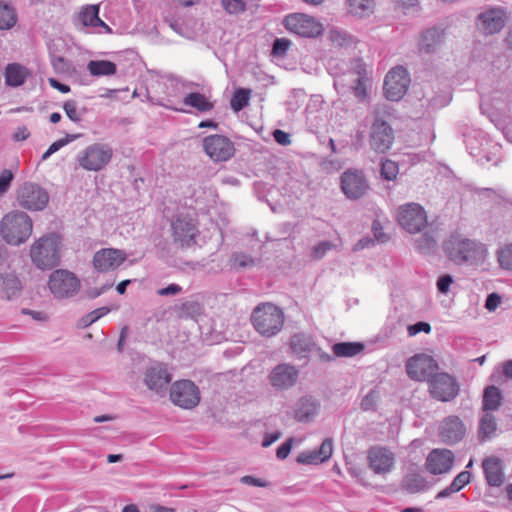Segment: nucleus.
Here are the masks:
<instances>
[{"mask_svg":"<svg viewBox=\"0 0 512 512\" xmlns=\"http://www.w3.org/2000/svg\"><path fill=\"white\" fill-rule=\"evenodd\" d=\"M170 381L171 375L163 364L156 363L145 371V384L150 390L157 393L165 391Z\"/></svg>","mask_w":512,"mask_h":512,"instance_id":"nucleus-25","label":"nucleus"},{"mask_svg":"<svg viewBox=\"0 0 512 512\" xmlns=\"http://www.w3.org/2000/svg\"><path fill=\"white\" fill-rule=\"evenodd\" d=\"M428 384L431 396L438 401L449 402L459 394L457 380L448 373H436L428 380Z\"/></svg>","mask_w":512,"mask_h":512,"instance_id":"nucleus-11","label":"nucleus"},{"mask_svg":"<svg viewBox=\"0 0 512 512\" xmlns=\"http://www.w3.org/2000/svg\"><path fill=\"white\" fill-rule=\"evenodd\" d=\"M401 488L410 494L425 491L428 488L425 477L416 470H409L401 481Z\"/></svg>","mask_w":512,"mask_h":512,"instance_id":"nucleus-32","label":"nucleus"},{"mask_svg":"<svg viewBox=\"0 0 512 512\" xmlns=\"http://www.w3.org/2000/svg\"><path fill=\"white\" fill-rule=\"evenodd\" d=\"M478 27L486 35L500 32L506 24V12L496 7L490 8L477 16Z\"/></svg>","mask_w":512,"mask_h":512,"instance_id":"nucleus-21","label":"nucleus"},{"mask_svg":"<svg viewBox=\"0 0 512 512\" xmlns=\"http://www.w3.org/2000/svg\"><path fill=\"white\" fill-rule=\"evenodd\" d=\"M173 240L180 247H189L195 243L198 229L193 219L187 216H177L171 224Z\"/></svg>","mask_w":512,"mask_h":512,"instance_id":"nucleus-18","label":"nucleus"},{"mask_svg":"<svg viewBox=\"0 0 512 512\" xmlns=\"http://www.w3.org/2000/svg\"><path fill=\"white\" fill-rule=\"evenodd\" d=\"M222 7L228 14H240L246 10L243 0H222Z\"/></svg>","mask_w":512,"mask_h":512,"instance_id":"nucleus-48","label":"nucleus"},{"mask_svg":"<svg viewBox=\"0 0 512 512\" xmlns=\"http://www.w3.org/2000/svg\"><path fill=\"white\" fill-rule=\"evenodd\" d=\"M20 290L21 282L16 275L0 274V299L11 300L19 294Z\"/></svg>","mask_w":512,"mask_h":512,"instance_id":"nucleus-31","label":"nucleus"},{"mask_svg":"<svg viewBox=\"0 0 512 512\" xmlns=\"http://www.w3.org/2000/svg\"><path fill=\"white\" fill-rule=\"evenodd\" d=\"M397 220L399 225L408 233L420 232L427 225V215L418 203H406L398 208Z\"/></svg>","mask_w":512,"mask_h":512,"instance_id":"nucleus-7","label":"nucleus"},{"mask_svg":"<svg viewBox=\"0 0 512 512\" xmlns=\"http://www.w3.org/2000/svg\"><path fill=\"white\" fill-rule=\"evenodd\" d=\"M175 312L181 319L198 320L204 314V306L197 300H186L175 306Z\"/></svg>","mask_w":512,"mask_h":512,"instance_id":"nucleus-34","label":"nucleus"},{"mask_svg":"<svg viewBox=\"0 0 512 512\" xmlns=\"http://www.w3.org/2000/svg\"><path fill=\"white\" fill-rule=\"evenodd\" d=\"M405 368L412 380L428 381L436 374L438 363L432 356L422 353L410 357Z\"/></svg>","mask_w":512,"mask_h":512,"instance_id":"nucleus-13","label":"nucleus"},{"mask_svg":"<svg viewBox=\"0 0 512 512\" xmlns=\"http://www.w3.org/2000/svg\"><path fill=\"white\" fill-rule=\"evenodd\" d=\"M63 109L67 117L75 123H79L86 113V108L79 109L75 100H67L64 102Z\"/></svg>","mask_w":512,"mask_h":512,"instance_id":"nucleus-44","label":"nucleus"},{"mask_svg":"<svg viewBox=\"0 0 512 512\" xmlns=\"http://www.w3.org/2000/svg\"><path fill=\"white\" fill-rule=\"evenodd\" d=\"M332 248L333 244L330 241H321L312 248L311 257L319 260Z\"/></svg>","mask_w":512,"mask_h":512,"instance_id":"nucleus-51","label":"nucleus"},{"mask_svg":"<svg viewBox=\"0 0 512 512\" xmlns=\"http://www.w3.org/2000/svg\"><path fill=\"white\" fill-rule=\"evenodd\" d=\"M431 325L427 322L420 321L407 327V332L410 337L415 336L420 332L430 333Z\"/></svg>","mask_w":512,"mask_h":512,"instance_id":"nucleus-55","label":"nucleus"},{"mask_svg":"<svg viewBox=\"0 0 512 512\" xmlns=\"http://www.w3.org/2000/svg\"><path fill=\"white\" fill-rule=\"evenodd\" d=\"M350 14L360 18L369 16L374 10V0H347Z\"/></svg>","mask_w":512,"mask_h":512,"instance_id":"nucleus-39","label":"nucleus"},{"mask_svg":"<svg viewBox=\"0 0 512 512\" xmlns=\"http://www.w3.org/2000/svg\"><path fill=\"white\" fill-rule=\"evenodd\" d=\"M17 201L24 209L41 211L48 205L49 194L40 185L26 182L17 190Z\"/></svg>","mask_w":512,"mask_h":512,"instance_id":"nucleus-8","label":"nucleus"},{"mask_svg":"<svg viewBox=\"0 0 512 512\" xmlns=\"http://www.w3.org/2000/svg\"><path fill=\"white\" fill-rule=\"evenodd\" d=\"M502 396L500 389L496 386H488L483 394V411L497 410L501 404Z\"/></svg>","mask_w":512,"mask_h":512,"instance_id":"nucleus-38","label":"nucleus"},{"mask_svg":"<svg viewBox=\"0 0 512 512\" xmlns=\"http://www.w3.org/2000/svg\"><path fill=\"white\" fill-rule=\"evenodd\" d=\"M364 350V345L359 342H340L332 346V355L335 357H353Z\"/></svg>","mask_w":512,"mask_h":512,"instance_id":"nucleus-37","label":"nucleus"},{"mask_svg":"<svg viewBox=\"0 0 512 512\" xmlns=\"http://www.w3.org/2000/svg\"><path fill=\"white\" fill-rule=\"evenodd\" d=\"M240 482L245 485L256 486V487H266L268 485L267 482H265L264 480H262L260 478H256L251 475L243 476L240 479Z\"/></svg>","mask_w":512,"mask_h":512,"instance_id":"nucleus-61","label":"nucleus"},{"mask_svg":"<svg viewBox=\"0 0 512 512\" xmlns=\"http://www.w3.org/2000/svg\"><path fill=\"white\" fill-rule=\"evenodd\" d=\"M13 180V174L10 170H3L0 174V192L5 193Z\"/></svg>","mask_w":512,"mask_h":512,"instance_id":"nucleus-57","label":"nucleus"},{"mask_svg":"<svg viewBox=\"0 0 512 512\" xmlns=\"http://www.w3.org/2000/svg\"><path fill=\"white\" fill-rule=\"evenodd\" d=\"M444 42V30L433 27L425 30L419 39V50L426 54L436 52Z\"/></svg>","mask_w":512,"mask_h":512,"instance_id":"nucleus-29","label":"nucleus"},{"mask_svg":"<svg viewBox=\"0 0 512 512\" xmlns=\"http://www.w3.org/2000/svg\"><path fill=\"white\" fill-rule=\"evenodd\" d=\"M28 74L24 66L18 63L8 64L5 69V82L8 86L18 87L25 82Z\"/></svg>","mask_w":512,"mask_h":512,"instance_id":"nucleus-35","label":"nucleus"},{"mask_svg":"<svg viewBox=\"0 0 512 512\" xmlns=\"http://www.w3.org/2000/svg\"><path fill=\"white\" fill-rule=\"evenodd\" d=\"M170 399L176 406L193 409L200 402V391L190 380L176 381L170 388Z\"/></svg>","mask_w":512,"mask_h":512,"instance_id":"nucleus-10","label":"nucleus"},{"mask_svg":"<svg viewBox=\"0 0 512 512\" xmlns=\"http://www.w3.org/2000/svg\"><path fill=\"white\" fill-rule=\"evenodd\" d=\"M80 23L87 27H102L106 33H112L111 28L99 18V7L97 5H88L78 14Z\"/></svg>","mask_w":512,"mask_h":512,"instance_id":"nucleus-30","label":"nucleus"},{"mask_svg":"<svg viewBox=\"0 0 512 512\" xmlns=\"http://www.w3.org/2000/svg\"><path fill=\"white\" fill-rule=\"evenodd\" d=\"M448 258L457 265H478L484 262L487 249L479 241L462 238L459 235L451 236L444 244Z\"/></svg>","mask_w":512,"mask_h":512,"instance_id":"nucleus-1","label":"nucleus"},{"mask_svg":"<svg viewBox=\"0 0 512 512\" xmlns=\"http://www.w3.org/2000/svg\"><path fill=\"white\" fill-rule=\"evenodd\" d=\"M251 323L259 334L272 337L281 331L284 325V313L272 303H262L253 309Z\"/></svg>","mask_w":512,"mask_h":512,"instance_id":"nucleus-3","label":"nucleus"},{"mask_svg":"<svg viewBox=\"0 0 512 512\" xmlns=\"http://www.w3.org/2000/svg\"><path fill=\"white\" fill-rule=\"evenodd\" d=\"M48 284L51 293L58 299L71 298L80 289V280L77 276L64 269L53 271L49 277Z\"/></svg>","mask_w":512,"mask_h":512,"instance_id":"nucleus-6","label":"nucleus"},{"mask_svg":"<svg viewBox=\"0 0 512 512\" xmlns=\"http://www.w3.org/2000/svg\"><path fill=\"white\" fill-rule=\"evenodd\" d=\"M333 452V441L330 438L325 439L320 447L311 451H303L297 457L299 464L317 465L330 459Z\"/></svg>","mask_w":512,"mask_h":512,"instance_id":"nucleus-27","label":"nucleus"},{"mask_svg":"<svg viewBox=\"0 0 512 512\" xmlns=\"http://www.w3.org/2000/svg\"><path fill=\"white\" fill-rule=\"evenodd\" d=\"M394 142V131L386 121L376 118L369 132L370 147L377 153H385Z\"/></svg>","mask_w":512,"mask_h":512,"instance_id":"nucleus-16","label":"nucleus"},{"mask_svg":"<svg viewBox=\"0 0 512 512\" xmlns=\"http://www.w3.org/2000/svg\"><path fill=\"white\" fill-rule=\"evenodd\" d=\"M436 246V240L433 235L424 233L416 240V247L421 253H429Z\"/></svg>","mask_w":512,"mask_h":512,"instance_id":"nucleus-45","label":"nucleus"},{"mask_svg":"<svg viewBox=\"0 0 512 512\" xmlns=\"http://www.w3.org/2000/svg\"><path fill=\"white\" fill-rule=\"evenodd\" d=\"M203 147L206 154L214 161H227L234 153L232 141L223 135H210L204 138Z\"/></svg>","mask_w":512,"mask_h":512,"instance_id":"nucleus-17","label":"nucleus"},{"mask_svg":"<svg viewBox=\"0 0 512 512\" xmlns=\"http://www.w3.org/2000/svg\"><path fill=\"white\" fill-rule=\"evenodd\" d=\"M364 63L361 60H357L356 69L358 73V78L356 79V85L354 87V93L357 97H365L366 88L364 84V76L362 75V71H364Z\"/></svg>","mask_w":512,"mask_h":512,"instance_id":"nucleus-46","label":"nucleus"},{"mask_svg":"<svg viewBox=\"0 0 512 512\" xmlns=\"http://www.w3.org/2000/svg\"><path fill=\"white\" fill-rule=\"evenodd\" d=\"M409 84L410 77L404 67L397 66L391 69L384 80V92L387 99L400 100L406 94Z\"/></svg>","mask_w":512,"mask_h":512,"instance_id":"nucleus-14","label":"nucleus"},{"mask_svg":"<svg viewBox=\"0 0 512 512\" xmlns=\"http://www.w3.org/2000/svg\"><path fill=\"white\" fill-rule=\"evenodd\" d=\"M378 399V393L375 390H371L365 395L361 401L360 407L364 411L373 410L376 406Z\"/></svg>","mask_w":512,"mask_h":512,"instance_id":"nucleus-53","label":"nucleus"},{"mask_svg":"<svg viewBox=\"0 0 512 512\" xmlns=\"http://www.w3.org/2000/svg\"><path fill=\"white\" fill-rule=\"evenodd\" d=\"M126 260L123 250L103 248L97 251L93 257V266L98 272H107L117 269Z\"/></svg>","mask_w":512,"mask_h":512,"instance_id":"nucleus-23","label":"nucleus"},{"mask_svg":"<svg viewBox=\"0 0 512 512\" xmlns=\"http://www.w3.org/2000/svg\"><path fill=\"white\" fill-rule=\"evenodd\" d=\"M497 431V422L495 417L485 412L479 419L477 438L481 443L491 440Z\"/></svg>","mask_w":512,"mask_h":512,"instance_id":"nucleus-33","label":"nucleus"},{"mask_svg":"<svg viewBox=\"0 0 512 512\" xmlns=\"http://www.w3.org/2000/svg\"><path fill=\"white\" fill-rule=\"evenodd\" d=\"M183 103L201 112H207L213 108V104L208 101L205 95L197 92L186 95L183 99Z\"/></svg>","mask_w":512,"mask_h":512,"instance_id":"nucleus-40","label":"nucleus"},{"mask_svg":"<svg viewBox=\"0 0 512 512\" xmlns=\"http://www.w3.org/2000/svg\"><path fill=\"white\" fill-rule=\"evenodd\" d=\"M273 138L278 144L283 146L289 145L291 143L290 134L280 129L273 131Z\"/></svg>","mask_w":512,"mask_h":512,"instance_id":"nucleus-59","label":"nucleus"},{"mask_svg":"<svg viewBox=\"0 0 512 512\" xmlns=\"http://www.w3.org/2000/svg\"><path fill=\"white\" fill-rule=\"evenodd\" d=\"M257 259L245 252H233L229 258V264L232 269L240 270L252 268L257 264Z\"/></svg>","mask_w":512,"mask_h":512,"instance_id":"nucleus-41","label":"nucleus"},{"mask_svg":"<svg viewBox=\"0 0 512 512\" xmlns=\"http://www.w3.org/2000/svg\"><path fill=\"white\" fill-rule=\"evenodd\" d=\"M250 95H251V90H249V89H245V88L236 89L231 100H230L231 108L235 112H239L242 109H244L249 104Z\"/></svg>","mask_w":512,"mask_h":512,"instance_id":"nucleus-42","label":"nucleus"},{"mask_svg":"<svg viewBox=\"0 0 512 512\" xmlns=\"http://www.w3.org/2000/svg\"><path fill=\"white\" fill-rule=\"evenodd\" d=\"M298 376L299 372L293 365L281 363L272 369L268 378L273 388L276 390H286L296 384Z\"/></svg>","mask_w":512,"mask_h":512,"instance_id":"nucleus-20","label":"nucleus"},{"mask_svg":"<svg viewBox=\"0 0 512 512\" xmlns=\"http://www.w3.org/2000/svg\"><path fill=\"white\" fill-rule=\"evenodd\" d=\"M112 157L113 149L109 144L94 143L78 154L77 162L84 170L98 172L111 162Z\"/></svg>","mask_w":512,"mask_h":512,"instance_id":"nucleus-5","label":"nucleus"},{"mask_svg":"<svg viewBox=\"0 0 512 512\" xmlns=\"http://www.w3.org/2000/svg\"><path fill=\"white\" fill-rule=\"evenodd\" d=\"M498 261L502 268L512 270V244L499 250Z\"/></svg>","mask_w":512,"mask_h":512,"instance_id":"nucleus-49","label":"nucleus"},{"mask_svg":"<svg viewBox=\"0 0 512 512\" xmlns=\"http://www.w3.org/2000/svg\"><path fill=\"white\" fill-rule=\"evenodd\" d=\"M60 237L51 233L41 237L31 247L33 263L40 269H52L60 262Z\"/></svg>","mask_w":512,"mask_h":512,"instance_id":"nucleus-4","label":"nucleus"},{"mask_svg":"<svg viewBox=\"0 0 512 512\" xmlns=\"http://www.w3.org/2000/svg\"><path fill=\"white\" fill-rule=\"evenodd\" d=\"M320 410V403L312 396L301 397L294 406V418L298 422H311Z\"/></svg>","mask_w":512,"mask_h":512,"instance_id":"nucleus-28","label":"nucleus"},{"mask_svg":"<svg viewBox=\"0 0 512 512\" xmlns=\"http://www.w3.org/2000/svg\"><path fill=\"white\" fill-rule=\"evenodd\" d=\"M369 467L375 474L389 473L394 466V455L384 447L374 446L368 450Z\"/></svg>","mask_w":512,"mask_h":512,"instance_id":"nucleus-24","label":"nucleus"},{"mask_svg":"<svg viewBox=\"0 0 512 512\" xmlns=\"http://www.w3.org/2000/svg\"><path fill=\"white\" fill-rule=\"evenodd\" d=\"M501 303V297L497 293H491L485 301V308L488 311H494Z\"/></svg>","mask_w":512,"mask_h":512,"instance_id":"nucleus-60","label":"nucleus"},{"mask_svg":"<svg viewBox=\"0 0 512 512\" xmlns=\"http://www.w3.org/2000/svg\"><path fill=\"white\" fill-rule=\"evenodd\" d=\"M16 20L14 9L8 4L0 3V29H10L15 25Z\"/></svg>","mask_w":512,"mask_h":512,"instance_id":"nucleus-43","label":"nucleus"},{"mask_svg":"<svg viewBox=\"0 0 512 512\" xmlns=\"http://www.w3.org/2000/svg\"><path fill=\"white\" fill-rule=\"evenodd\" d=\"M454 464V454L449 449H433L427 456L425 467L433 475L448 473Z\"/></svg>","mask_w":512,"mask_h":512,"instance_id":"nucleus-22","label":"nucleus"},{"mask_svg":"<svg viewBox=\"0 0 512 512\" xmlns=\"http://www.w3.org/2000/svg\"><path fill=\"white\" fill-rule=\"evenodd\" d=\"M113 286V283L105 284L100 288H90L86 291V296L89 299H95L99 297L101 294H103L105 291L110 289Z\"/></svg>","mask_w":512,"mask_h":512,"instance_id":"nucleus-62","label":"nucleus"},{"mask_svg":"<svg viewBox=\"0 0 512 512\" xmlns=\"http://www.w3.org/2000/svg\"><path fill=\"white\" fill-rule=\"evenodd\" d=\"M453 282V278L449 274L442 275L437 280V289L440 293L446 294L449 291V287Z\"/></svg>","mask_w":512,"mask_h":512,"instance_id":"nucleus-58","label":"nucleus"},{"mask_svg":"<svg viewBox=\"0 0 512 512\" xmlns=\"http://www.w3.org/2000/svg\"><path fill=\"white\" fill-rule=\"evenodd\" d=\"M33 224L31 218L23 211H11L1 221V235L10 245H20L28 240L32 234Z\"/></svg>","mask_w":512,"mask_h":512,"instance_id":"nucleus-2","label":"nucleus"},{"mask_svg":"<svg viewBox=\"0 0 512 512\" xmlns=\"http://www.w3.org/2000/svg\"><path fill=\"white\" fill-rule=\"evenodd\" d=\"M329 38L331 42L338 47L348 45L350 42L347 33L338 29H331L329 32Z\"/></svg>","mask_w":512,"mask_h":512,"instance_id":"nucleus-50","label":"nucleus"},{"mask_svg":"<svg viewBox=\"0 0 512 512\" xmlns=\"http://www.w3.org/2000/svg\"><path fill=\"white\" fill-rule=\"evenodd\" d=\"M284 25L290 32L307 38L317 37L323 31V26L320 22L314 17L302 13L286 16Z\"/></svg>","mask_w":512,"mask_h":512,"instance_id":"nucleus-12","label":"nucleus"},{"mask_svg":"<svg viewBox=\"0 0 512 512\" xmlns=\"http://www.w3.org/2000/svg\"><path fill=\"white\" fill-rule=\"evenodd\" d=\"M87 69L92 76H111L117 72V66L114 62L108 60H91L87 64Z\"/></svg>","mask_w":512,"mask_h":512,"instance_id":"nucleus-36","label":"nucleus"},{"mask_svg":"<svg viewBox=\"0 0 512 512\" xmlns=\"http://www.w3.org/2000/svg\"><path fill=\"white\" fill-rule=\"evenodd\" d=\"M98 320V316L94 314L93 311L83 316L79 321V326L82 328H86L96 322Z\"/></svg>","mask_w":512,"mask_h":512,"instance_id":"nucleus-64","label":"nucleus"},{"mask_svg":"<svg viewBox=\"0 0 512 512\" xmlns=\"http://www.w3.org/2000/svg\"><path fill=\"white\" fill-rule=\"evenodd\" d=\"M398 174V165L392 160H385L381 165V176L388 181L394 180Z\"/></svg>","mask_w":512,"mask_h":512,"instance_id":"nucleus-47","label":"nucleus"},{"mask_svg":"<svg viewBox=\"0 0 512 512\" xmlns=\"http://www.w3.org/2000/svg\"><path fill=\"white\" fill-rule=\"evenodd\" d=\"M182 291V287L178 284H170L165 288H162L158 291V294L161 296H169L176 295Z\"/></svg>","mask_w":512,"mask_h":512,"instance_id":"nucleus-63","label":"nucleus"},{"mask_svg":"<svg viewBox=\"0 0 512 512\" xmlns=\"http://www.w3.org/2000/svg\"><path fill=\"white\" fill-rule=\"evenodd\" d=\"M471 473L469 471L460 472L451 482L453 488H455L458 492L470 482Z\"/></svg>","mask_w":512,"mask_h":512,"instance_id":"nucleus-54","label":"nucleus"},{"mask_svg":"<svg viewBox=\"0 0 512 512\" xmlns=\"http://www.w3.org/2000/svg\"><path fill=\"white\" fill-rule=\"evenodd\" d=\"M369 189L368 181L361 170L348 169L341 174V190L350 200L363 197Z\"/></svg>","mask_w":512,"mask_h":512,"instance_id":"nucleus-15","label":"nucleus"},{"mask_svg":"<svg viewBox=\"0 0 512 512\" xmlns=\"http://www.w3.org/2000/svg\"><path fill=\"white\" fill-rule=\"evenodd\" d=\"M485 480L489 486L499 487L504 483V463L496 456H488L482 461Z\"/></svg>","mask_w":512,"mask_h":512,"instance_id":"nucleus-26","label":"nucleus"},{"mask_svg":"<svg viewBox=\"0 0 512 512\" xmlns=\"http://www.w3.org/2000/svg\"><path fill=\"white\" fill-rule=\"evenodd\" d=\"M291 353L299 360L304 359L307 363L309 355L315 353L321 362H331L334 357L316 345L313 338L304 333H296L290 338Z\"/></svg>","mask_w":512,"mask_h":512,"instance_id":"nucleus-9","label":"nucleus"},{"mask_svg":"<svg viewBox=\"0 0 512 512\" xmlns=\"http://www.w3.org/2000/svg\"><path fill=\"white\" fill-rule=\"evenodd\" d=\"M294 438L290 437L282 445H280L276 451V456L279 460H284L288 457L291 452Z\"/></svg>","mask_w":512,"mask_h":512,"instance_id":"nucleus-56","label":"nucleus"},{"mask_svg":"<svg viewBox=\"0 0 512 512\" xmlns=\"http://www.w3.org/2000/svg\"><path fill=\"white\" fill-rule=\"evenodd\" d=\"M438 431L441 441L448 445L460 442L466 435L464 423L455 415L445 417L441 421Z\"/></svg>","mask_w":512,"mask_h":512,"instance_id":"nucleus-19","label":"nucleus"},{"mask_svg":"<svg viewBox=\"0 0 512 512\" xmlns=\"http://www.w3.org/2000/svg\"><path fill=\"white\" fill-rule=\"evenodd\" d=\"M291 45V41L286 38H277L273 42L272 52L275 56H283Z\"/></svg>","mask_w":512,"mask_h":512,"instance_id":"nucleus-52","label":"nucleus"}]
</instances>
